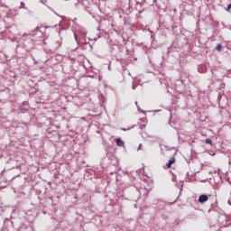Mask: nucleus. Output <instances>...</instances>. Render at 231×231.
<instances>
[{
  "label": "nucleus",
  "mask_w": 231,
  "mask_h": 231,
  "mask_svg": "<svg viewBox=\"0 0 231 231\" xmlns=\"http://www.w3.org/2000/svg\"><path fill=\"white\" fill-rule=\"evenodd\" d=\"M175 162H176V159H175L174 157H172V158L169 161V162L167 163L166 167H167L168 169L171 168V165L174 164Z\"/></svg>",
  "instance_id": "2"
},
{
  "label": "nucleus",
  "mask_w": 231,
  "mask_h": 231,
  "mask_svg": "<svg viewBox=\"0 0 231 231\" xmlns=\"http://www.w3.org/2000/svg\"><path fill=\"white\" fill-rule=\"evenodd\" d=\"M116 145L119 147H123L125 145L124 142L121 139L116 140Z\"/></svg>",
  "instance_id": "3"
},
{
  "label": "nucleus",
  "mask_w": 231,
  "mask_h": 231,
  "mask_svg": "<svg viewBox=\"0 0 231 231\" xmlns=\"http://www.w3.org/2000/svg\"><path fill=\"white\" fill-rule=\"evenodd\" d=\"M208 200V197L207 195H201L199 199V203L203 204Z\"/></svg>",
  "instance_id": "1"
},
{
  "label": "nucleus",
  "mask_w": 231,
  "mask_h": 231,
  "mask_svg": "<svg viewBox=\"0 0 231 231\" xmlns=\"http://www.w3.org/2000/svg\"><path fill=\"white\" fill-rule=\"evenodd\" d=\"M206 143L212 145L213 143H212V141L210 139H207L206 140Z\"/></svg>",
  "instance_id": "5"
},
{
  "label": "nucleus",
  "mask_w": 231,
  "mask_h": 231,
  "mask_svg": "<svg viewBox=\"0 0 231 231\" xmlns=\"http://www.w3.org/2000/svg\"><path fill=\"white\" fill-rule=\"evenodd\" d=\"M221 49H222V45H221V43H218L216 50L218 51H221Z\"/></svg>",
  "instance_id": "4"
},
{
  "label": "nucleus",
  "mask_w": 231,
  "mask_h": 231,
  "mask_svg": "<svg viewBox=\"0 0 231 231\" xmlns=\"http://www.w3.org/2000/svg\"><path fill=\"white\" fill-rule=\"evenodd\" d=\"M230 11H231V4L228 5V7H227V12L230 13Z\"/></svg>",
  "instance_id": "6"
}]
</instances>
